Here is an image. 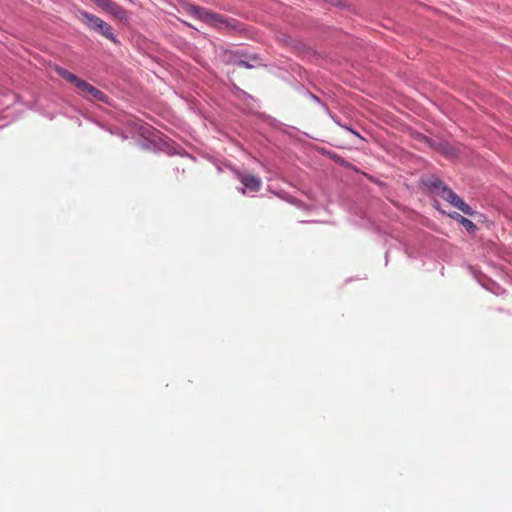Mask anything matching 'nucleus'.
<instances>
[{"label":"nucleus","instance_id":"obj_1","mask_svg":"<svg viewBox=\"0 0 512 512\" xmlns=\"http://www.w3.org/2000/svg\"><path fill=\"white\" fill-rule=\"evenodd\" d=\"M186 10L190 15L198 18L199 20L214 28L220 30H233L237 28L236 20L215 13L204 7L190 5Z\"/></svg>","mask_w":512,"mask_h":512},{"label":"nucleus","instance_id":"obj_2","mask_svg":"<svg viewBox=\"0 0 512 512\" xmlns=\"http://www.w3.org/2000/svg\"><path fill=\"white\" fill-rule=\"evenodd\" d=\"M56 72L63 79H65L66 81L73 84L78 89V93L82 97L86 98L88 101H98V102H103V103L107 102L108 98L102 91H100L93 85L89 84L85 80L79 78L75 74L69 72L68 70H66L64 68H60V67H58L56 69Z\"/></svg>","mask_w":512,"mask_h":512},{"label":"nucleus","instance_id":"obj_3","mask_svg":"<svg viewBox=\"0 0 512 512\" xmlns=\"http://www.w3.org/2000/svg\"><path fill=\"white\" fill-rule=\"evenodd\" d=\"M77 19L86 25L89 29L95 30L107 39L117 42V39L113 33L111 25L103 21L101 18L90 14L84 10H78L76 13Z\"/></svg>","mask_w":512,"mask_h":512},{"label":"nucleus","instance_id":"obj_4","mask_svg":"<svg viewBox=\"0 0 512 512\" xmlns=\"http://www.w3.org/2000/svg\"><path fill=\"white\" fill-rule=\"evenodd\" d=\"M438 196L449 202L452 206L461 210L464 214L473 216L476 212L466 204L453 190L448 186L442 187V191L438 192Z\"/></svg>","mask_w":512,"mask_h":512},{"label":"nucleus","instance_id":"obj_5","mask_svg":"<svg viewBox=\"0 0 512 512\" xmlns=\"http://www.w3.org/2000/svg\"><path fill=\"white\" fill-rule=\"evenodd\" d=\"M237 179L251 192H258L261 188V179L247 171H237Z\"/></svg>","mask_w":512,"mask_h":512},{"label":"nucleus","instance_id":"obj_6","mask_svg":"<svg viewBox=\"0 0 512 512\" xmlns=\"http://www.w3.org/2000/svg\"><path fill=\"white\" fill-rule=\"evenodd\" d=\"M451 218L458 221L460 224H462L468 232H474L476 229V225L469 219L465 218L464 216L460 215L458 212H453L449 214Z\"/></svg>","mask_w":512,"mask_h":512},{"label":"nucleus","instance_id":"obj_7","mask_svg":"<svg viewBox=\"0 0 512 512\" xmlns=\"http://www.w3.org/2000/svg\"><path fill=\"white\" fill-rule=\"evenodd\" d=\"M426 185L433 189L436 194L438 195L439 191H442V187H447L440 179L438 178H431L427 181Z\"/></svg>","mask_w":512,"mask_h":512},{"label":"nucleus","instance_id":"obj_8","mask_svg":"<svg viewBox=\"0 0 512 512\" xmlns=\"http://www.w3.org/2000/svg\"><path fill=\"white\" fill-rule=\"evenodd\" d=\"M237 65H238L239 67H242V68H248V69H250V68H254V67L256 66L255 64L249 63V62L244 61V60H239V61L237 62Z\"/></svg>","mask_w":512,"mask_h":512},{"label":"nucleus","instance_id":"obj_9","mask_svg":"<svg viewBox=\"0 0 512 512\" xmlns=\"http://www.w3.org/2000/svg\"><path fill=\"white\" fill-rule=\"evenodd\" d=\"M254 62L258 63V58L257 57H253L252 59Z\"/></svg>","mask_w":512,"mask_h":512}]
</instances>
